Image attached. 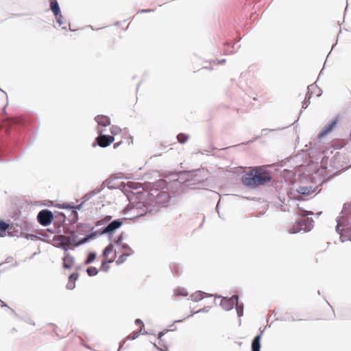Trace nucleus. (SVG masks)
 I'll return each instance as SVG.
<instances>
[{
  "label": "nucleus",
  "mask_w": 351,
  "mask_h": 351,
  "mask_svg": "<svg viewBox=\"0 0 351 351\" xmlns=\"http://www.w3.org/2000/svg\"><path fill=\"white\" fill-rule=\"evenodd\" d=\"M53 240L60 241L62 243V245L59 246V247L62 248L64 252H67L69 250V247L66 245V242L62 237H59V238L54 239Z\"/></svg>",
  "instance_id": "72a5a7b5"
},
{
  "label": "nucleus",
  "mask_w": 351,
  "mask_h": 351,
  "mask_svg": "<svg viewBox=\"0 0 351 351\" xmlns=\"http://www.w3.org/2000/svg\"><path fill=\"white\" fill-rule=\"evenodd\" d=\"M351 216L348 217L346 223H343V228H342L343 233L341 234V241L345 242L346 241H351Z\"/></svg>",
  "instance_id": "f8f14e48"
},
{
  "label": "nucleus",
  "mask_w": 351,
  "mask_h": 351,
  "mask_svg": "<svg viewBox=\"0 0 351 351\" xmlns=\"http://www.w3.org/2000/svg\"><path fill=\"white\" fill-rule=\"evenodd\" d=\"M86 236L88 240L90 241V239H93L95 238V237L97 236V232L93 231L91 233L86 234Z\"/></svg>",
  "instance_id": "603ef678"
},
{
  "label": "nucleus",
  "mask_w": 351,
  "mask_h": 351,
  "mask_svg": "<svg viewBox=\"0 0 351 351\" xmlns=\"http://www.w3.org/2000/svg\"><path fill=\"white\" fill-rule=\"evenodd\" d=\"M189 136L184 133H180L177 135V139L180 144H184L187 141Z\"/></svg>",
  "instance_id": "473e14b6"
},
{
  "label": "nucleus",
  "mask_w": 351,
  "mask_h": 351,
  "mask_svg": "<svg viewBox=\"0 0 351 351\" xmlns=\"http://www.w3.org/2000/svg\"><path fill=\"white\" fill-rule=\"evenodd\" d=\"M120 131H121V129L118 126L112 125L110 128V132L113 134H117Z\"/></svg>",
  "instance_id": "37998d69"
},
{
  "label": "nucleus",
  "mask_w": 351,
  "mask_h": 351,
  "mask_svg": "<svg viewBox=\"0 0 351 351\" xmlns=\"http://www.w3.org/2000/svg\"><path fill=\"white\" fill-rule=\"evenodd\" d=\"M38 222L44 226H47L53 221V213L49 209L41 210L37 215Z\"/></svg>",
  "instance_id": "1a4fd4ad"
},
{
  "label": "nucleus",
  "mask_w": 351,
  "mask_h": 351,
  "mask_svg": "<svg viewBox=\"0 0 351 351\" xmlns=\"http://www.w3.org/2000/svg\"><path fill=\"white\" fill-rule=\"evenodd\" d=\"M77 237L76 232L73 230L70 231V234L68 236L60 235V237L64 239L67 244L73 247H74L75 243H77L75 240Z\"/></svg>",
  "instance_id": "2eb2a0df"
},
{
  "label": "nucleus",
  "mask_w": 351,
  "mask_h": 351,
  "mask_svg": "<svg viewBox=\"0 0 351 351\" xmlns=\"http://www.w3.org/2000/svg\"><path fill=\"white\" fill-rule=\"evenodd\" d=\"M339 122V116H335L328 123H327L318 134V138H324L332 132Z\"/></svg>",
  "instance_id": "9d476101"
},
{
  "label": "nucleus",
  "mask_w": 351,
  "mask_h": 351,
  "mask_svg": "<svg viewBox=\"0 0 351 351\" xmlns=\"http://www.w3.org/2000/svg\"><path fill=\"white\" fill-rule=\"evenodd\" d=\"M262 332L254 337V338L252 341L251 349L252 351H261V339Z\"/></svg>",
  "instance_id": "6ab92c4d"
},
{
  "label": "nucleus",
  "mask_w": 351,
  "mask_h": 351,
  "mask_svg": "<svg viewBox=\"0 0 351 351\" xmlns=\"http://www.w3.org/2000/svg\"><path fill=\"white\" fill-rule=\"evenodd\" d=\"M174 295L176 296H187L188 292L183 287H177L174 289Z\"/></svg>",
  "instance_id": "c756f323"
},
{
  "label": "nucleus",
  "mask_w": 351,
  "mask_h": 351,
  "mask_svg": "<svg viewBox=\"0 0 351 351\" xmlns=\"http://www.w3.org/2000/svg\"><path fill=\"white\" fill-rule=\"evenodd\" d=\"M95 120L100 126L106 127L110 125V119L106 115H97Z\"/></svg>",
  "instance_id": "f3484780"
},
{
  "label": "nucleus",
  "mask_w": 351,
  "mask_h": 351,
  "mask_svg": "<svg viewBox=\"0 0 351 351\" xmlns=\"http://www.w3.org/2000/svg\"><path fill=\"white\" fill-rule=\"evenodd\" d=\"M25 322H26L27 323H28L29 324H31V325H32V326H34V325H35V323H34L33 321H32L30 319H29L28 320H26Z\"/></svg>",
  "instance_id": "052dcab7"
},
{
  "label": "nucleus",
  "mask_w": 351,
  "mask_h": 351,
  "mask_svg": "<svg viewBox=\"0 0 351 351\" xmlns=\"http://www.w3.org/2000/svg\"><path fill=\"white\" fill-rule=\"evenodd\" d=\"M86 236L88 240L90 241V239H93L95 238V237L97 236V232L93 231L91 233L86 234Z\"/></svg>",
  "instance_id": "3c124183"
},
{
  "label": "nucleus",
  "mask_w": 351,
  "mask_h": 351,
  "mask_svg": "<svg viewBox=\"0 0 351 351\" xmlns=\"http://www.w3.org/2000/svg\"><path fill=\"white\" fill-rule=\"evenodd\" d=\"M199 173V169L192 171L179 172L177 175L178 178L171 182V186H175L178 191L181 192H183L186 188H198V186L195 185L197 184L200 180L196 178V177H197Z\"/></svg>",
  "instance_id": "f257e3e1"
},
{
  "label": "nucleus",
  "mask_w": 351,
  "mask_h": 351,
  "mask_svg": "<svg viewBox=\"0 0 351 351\" xmlns=\"http://www.w3.org/2000/svg\"><path fill=\"white\" fill-rule=\"evenodd\" d=\"M97 145L101 147H106L109 146L114 141L112 136L102 134L101 131L99 132V136L96 138Z\"/></svg>",
  "instance_id": "ddd939ff"
},
{
  "label": "nucleus",
  "mask_w": 351,
  "mask_h": 351,
  "mask_svg": "<svg viewBox=\"0 0 351 351\" xmlns=\"http://www.w3.org/2000/svg\"><path fill=\"white\" fill-rule=\"evenodd\" d=\"M149 184L152 185L154 188L152 189L151 195L153 197L156 204L161 205L162 206H167L171 200V196L167 192L160 191L156 188L157 186L163 188L166 185L165 182L162 180H160L156 184L150 182Z\"/></svg>",
  "instance_id": "20e7f679"
},
{
  "label": "nucleus",
  "mask_w": 351,
  "mask_h": 351,
  "mask_svg": "<svg viewBox=\"0 0 351 351\" xmlns=\"http://www.w3.org/2000/svg\"><path fill=\"white\" fill-rule=\"evenodd\" d=\"M310 103V99H308V97L306 96V99L302 104V108L306 109L309 106Z\"/></svg>",
  "instance_id": "c03bdc74"
},
{
  "label": "nucleus",
  "mask_w": 351,
  "mask_h": 351,
  "mask_svg": "<svg viewBox=\"0 0 351 351\" xmlns=\"http://www.w3.org/2000/svg\"><path fill=\"white\" fill-rule=\"evenodd\" d=\"M102 231H103V228L99 229V230H96V231H94V232H97V235H102V234H105L106 233H104Z\"/></svg>",
  "instance_id": "13d9d810"
},
{
  "label": "nucleus",
  "mask_w": 351,
  "mask_h": 351,
  "mask_svg": "<svg viewBox=\"0 0 351 351\" xmlns=\"http://www.w3.org/2000/svg\"><path fill=\"white\" fill-rule=\"evenodd\" d=\"M123 223L121 219H114L104 228L102 232L108 234H112L123 225Z\"/></svg>",
  "instance_id": "9b49d317"
},
{
  "label": "nucleus",
  "mask_w": 351,
  "mask_h": 351,
  "mask_svg": "<svg viewBox=\"0 0 351 351\" xmlns=\"http://www.w3.org/2000/svg\"><path fill=\"white\" fill-rule=\"evenodd\" d=\"M169 331L168 330H167L166 331L163 330V331H161L158 333V339L160 340H162V336L165 334L166 332Z\"/></svg>",
  "instance_id": "4d7b16f0"
},
{
  "label": "nucleus",
  "mask_w": 351,
  "mask_h": 351,
  "mask_svg": "<svg viewBox=\"0 0 351 351\" xmlns=\"http://www.w3.org/2000/svg\"><path fill=\"white\" fill-rule=\"evenodd\" d=\"M210 306H204V308L198 310L197 311L193 312L191 313V315L193 314L199 313H208L210 311Z\"/></svg>",
  "instance_id": "79ce46f5"
},
{
  "label": "nucleus",
  "mask_w": 351,
  "mask_h": 351,
  "mask_svg": "<svg viewBox=\"0 0 351 351\" xmlns=\"http://www.w3.org/2000/svg\"><path fill=\"white\" fill-rule=\"evenodd\" d=\"M347 204H348V208H350V213H351V202L350 203Z\"/></svg>",
  "instance_id": "774afa93"
},
{
  "label": "nucleus",
  "mask_w": 351,
  "mask_h": 351,
  "mask_svg": "<svg viewBox=\"0 0 351 351\" xmlns=\"http://www.w3.org/2000/svg\"><path fill=\"white\" fill-rule=\"evenodd\" d=\"M215 297L221 298L220 306L225 311H230L235 306L237 313L239 317L243 315V304L239 302V295H233L231 297H221V295H214Z\"/></svg>",
  "instance_id": "39448f33"
},
{
  "label": "nucleus",
  "mask_w": 351,
  "mask_h": 351,
  "mask_svg": "<svg viewBox=\"0 0 351 351\" xmlns=\"http://www.w3.org/2000/svg\"><path fill=\"white\" fill-rule=\"evenodd\" d=\"M113 261H114V258L104 259L101 263L100 269L101 271L107 272L110 269L108 264L112 263Z\"/></svg>",
  "instance_id": "bb28decb"
},
{
  "label": "nucleus",
  "mask_w": 351,
  "mask_h": 351,
  "mask_svg": "<svg viewBox=\"0 0 351 351\" xmlns=\"http://www.w3.org/2000/svg\"><path fill=\"white\" fill-rule=\"evenodd\" d=\"M10 226H11L10 223H8L3 219H0V237H3L6 235Z\"/></svg>",
  "instance_id": "b1692460"
},
{
  "label": "nucleus",
  "mask_w": 351,
  "mask_h": 351,
  "mask_svg": "<svg viewBox=\"0 0 351 351\" xmlns=\"http://www.w3.org/2000/svg\"><path fill=\"white\" fill-rule=\"evenodd\" d=\"M123 239H124V237H123V232H122V233H121V234L118 236L117 239H116V241H115V243H116L117 245H119V246L121 244L123 243Z\"/></svg>",
  "instance_id": "a19ab883"
},
{
  "label": "nucleus",
  "mask_w": 351,
  "mask_h": 351,
  "mask_svg": "<svg viewBox=\"0 0 351 351\" xmlns=\"http://www.w3.org/2000/svg\"><path fill=\"white\" fill-rule=\"evenodd\" d=\"M78 277L79 273L74 272L69 276V280L75 283V281L78 279Z\"/></svg>",
  "instance_id": "58836bf2"
},
{
  "label": "nucleus",
  "mask_w": 351,
  "mask_h": 351,
  "mask_svg": "<svg viewBox=\"0 0 351 351\" xmlns=\"http://www.w3.org/2000/svg\"><path fill=\"white\" fill-rule=\"evenodd\" d=\"M75 287V284L73 282L69 280V282L66 285V288L69 290H73Z\"/></svg>",
  "instance_id": "8fccbe9b"
},
{
  "label": "nucleus",
  "mask_w": 351,
  "mask_h": 351,
  "mask_svg": "<svg viewBox=\"0 0 351 351\" xmlns=\"http://www.w3.org/2000/svg\"><path fill=\"white\" fill-rule=\"evenodd\" d=\"M9 215L13 219L10 223V228L8 230V235L9 237H22V221L20 217L22 213V206L16 205V204H12L9 208Z\"/></svg>",
  "instance_id": "7ed1b4c3"
},
{
  "label": "nucleus",
  "mask_w": 351,
  "mask_h": 351,
  "mask_svg": "<svg viewBox=\"0 0 351 351\" xmlns=\"http://www.w3.org/2000/svg\"><path fill=\"white\" fill-rule=\"evenodd\" d=\"M135 324L136 325H140L141 326V328H142L144 326V324L141 319H136L135 320Z\"/></svg>",
  "instance_id": "864d4df0"
},
{
  "label": "nucleus",
  "mask_w": 351,
  "mask_h": 351,
  "mask_svg": "<svg viewBox=\"0 0 351 351\" xmlns=\"http://www.w3.org/2000/svg\"><path fill=\"white\" fill-rule=\"evenodd\" d=\"M184 319H183L175 320V321H174V323H179V322H182Z\"/></svg>",
  "instance_id": "338daca9"
},
{
  "label": "nucleus",
  "mask_w": 351,
  "mask_h": 351,
  "mask_svg": "<svg viewBox=\"0 0 351 351\" xmlns=\"http://www.w3.org/2000/svg\"><path fill=\"white\" fill-rule=\"evenodd\" d=\"M130 209L136 211V215L134 217L143 216L148 212L151 213L153 210L150 204L141 201L137 202L135 204L130 202L125 209L126 212Z\"/></svg>",
  "instance_id": "0eeeda50"
},
{
  "label": "nucleus",
  "mask_w": 351,
  "mask_h": 351,
  "mask_svg": "<svg viewBox=\"0 0 351 351\" xmlns=\"http://www.w3.org/2000/svg\"><path fill=\"white\" fill-rule=\"evenodd\" d=\"M71 223H75L77 222V221L78 220V213H77V211H76L75 210H71Z\"/></svg>",
  "instance_id": "c9c22d12"
},
{
  "label": "nucleus",
  "mask_w": 351,
  "mask_h": 351,
  "mask_svg": "<svg viewBox=\"0 0 351 351\" xmlns=\"http://www.w3.org/2000/svg\"><path fill=\"white\" fill-rule=\"evenodd\" d=\"M350 208H348L347 204H343V209L341 210V216L338 217L336 219L337 226H336V232L341 237V234L343 233L342 228H343V223H346L348 217L351 216V213H350Z\"/></svg>",
  "instance_id": "6e6552de"
},
{
  "label": "nucleus",
  "mask_w": 351,
  "mask_h": 351,
  "mask_svg": "<svg viewBox=\"0 0 351 351\" xmlns=\"http://www.w3.org/2000/svg\"><path fill=\"white\" fill-rule=\"evenodd\" d=\"M305 213L296 221V225L293 226L290 230V233L296 234L301 230L305 232L310 231L313 227V220L307 217L308 215H313V212L304 211Z\"/></svg>",
  "instance_id": "423d86ee"
},
{
  "label": "nucleus",
  "mask_w": 351,
  "mask_h": 351,
  "mask_svg": "<svg viewBox=\"0 0 351 351\" xmlns=\"http://www.w3.org/2000/svg\"><path fill=\"white\" fill-rule=\"evenodd\" d=\"M63 265H62V267L64 268V269H71L73 263H74V261H75V258L73 256H71V254H69V253L66 254L65 256H64L63 258Z\"/></svg>",
  "instance_id": "aec40b11"
},
{
  "label": "nucleus",
  "mask_w": 351,
  "mask_h": 351,
  "mask_svg": "<svg viewBox=\"0 0 351 351\" xmlns=\"http://www.w3.org/2000/svg\"><path fill=\"white\" fill-rule=\"evenodd\" d=\"M282 321H291L294 322L295 319L292 316H288L287 317H285L283 319H280Z\"/></svg>",
  "instance_id": "5fc2aeb1"
},
{
  "label": "nucleus",
  "mask_w": 351,
  "mask_h": 351,
  "mask_svg": "<svg viewBox=\"0 0 351 351\" xmlns=\"http://www.w3.org/2000/svg\"><path fill=\"white\" fill-rule=\"evenodd\" d=\"M119 246L121 247L123 250L130 251V252H132V251H133L127 243H122Z\"/></svg>",
  "instance_id": "09e8293b"
},
{
  "label": "nucleus",
  "mask_w": 351,
  "mask_h": 351,
  "mask_svg": "<svg viewBox=\"0 0 351 351\" xmlns=\"http://www.w3.org/2000/svg\"><path fill=\"white\" fill-rule=\"evenodd\" d=\"M133 253H134V252L132 251V252L123 253V254L120 255L119 256L118 259L116 261V264L121 265V264L123 263L125 261L126 258L128 256L132 255Z\"/></svg>",
  "instance_id": "7c9ffc66"
},
{
  "label": "nucleus",
  "mask_w": 351,
  "mask_h": 351,
  "mask_svg": "<svg viewBox=\"0 0 351 351\" xmlns=\"http://www.w3.org/2000/svg\"><path fill=\"white\" fill-rule=\"evenodd\" d=\"M61 208H66V209H70V210H73V204H68V203H64L63 204L62 206H61Z\"/></svg>",
  "instance_id": "a18cd8bd"
},
{
  "label": "nucleus",
  "mask_w": 351,
  "mask_h": 351,
  "mask_svg": "<svg viewBox=\"0 0 351 351\" xmlns=\"http://www.w3.org/2000/svg\"><path fill=\"white\" fill-rule=\"evenodd\" d=\"M307 89L308 92L306 97H308V99H311L313 94H315L317 97H319L322 93V90L317 86L315 83L308 85Z\"/></svg>",
  "instance_id": "4468645a"
},
{
  "label": "nucleus",
  "mask_w": 351,
  "mask_h": 351,
  "mask_svg": "<svg viewBox=\"0 0 351 351\" xmlns=\"http://www.w3.org/2000/svg\"><path fill=\"white\" fill-rule=\"evenodd\" d=\"M226 59H221L220 60H217V62L218 64H223L224 62H226Z\"/></svg>",
  "instance_id": "e2e57ef3"
},
{
  "label": "nucleus",
  "mask_w": 351,
  "mask_h": 351,
  "mask_svg": "<svg viewBox=\"0 0 351 351\" xmlns=\"http://www.w3.org/2000/svg\"><path fill=\"white\" fill-rule=\"evenodd\" d=\"M94 227L91 226L88 223H80L77 225V230L76 234L78 233L79 234H82L84 232H87L88 230H93Z\"/></svg>",
  "instance_id": "4be33fe9"
},
{
  "label": "nucleus",
  "mask_w": 351,
  "mask_h": 351,
  "mask_svg": "<svg viewBox=\"0 0 351 351\" xmlns=\"http://www.w3.org/2000/svg\"><path fill=\"white\" fill-rule=\"evenodd\" d=\"M239 47H240L239 45L236 47L235 43L230 45V43H225L224 53L226 55L233 54L234 52H236L239 49Z\"/></svg>",
  "instance_id": "5701e85b"
},
{
  "label": "nucleus",
  "mask_w": 351,
  "mask_h": 351,
  "mask_svg": "<svg viewBox=\"0 0 351 351\" xmlns=\"http://www.w3.org/2000/svg\"><path fill=\"white\" fill-rule=\"evenodd\" d=\"M258 138H259V136H256V138H254V140L247 141L246 143V144H249V143L253 142L254 140L258 139Z\"/></svg>",
  "instance_id": "69168bd1"
},
{
  "label": "nucleus",
  "mask_w": 351,
  "mask_h": 351,
  "mask_svg": "<svg viewBox=\"0 0 351 351\" xmlns=\"http://www.w3.org/2000/svg\"><path fill=\"white\" fill-rule=\"evenodd\" d=\"M154 10H152V9H143V10H141L138 11V12H141V13H148V12H153Z\"/></svg>",
  "instance_id": "6e6d98bb"
},
{
  "label": "nucleus",
  "mask_w": 351,
  "mask_h": 351,
  "mask_svg": "<svg viewBox=\"0 0 351 351\" xmlns=\"http://www.w3.org/2000/svg\"><path fill=\"white\" fill-rule=\"evenodd\" d=\"M55 17H56V22L59 24L60 26L62 25L63 24L65 23L63 21V17H62L61 13H60L58 15H55Z\"/></svg>",
  "instance_id": "ea45409f"
},
{
  "label": "nucleus",
  "mask_w": 351,
  "mask_h": 351,
  "mask_svg": "<svg viewBox=\"0 0 351 351\" xmlns=\"http://www.w3.org/2000/svg\"><path fill=\"white\" fill-rule=\"evenodd\" d=\"M121 142H119V143H116L113 145V147H114V149H116L120 145H121Z\"/></svg>",
  "instance_id": "680f3d73"
},
{
  "label": "nucleus",
  "mask_w": 351,
  "mask_h": 351,
  "mask_svg": "<svg viewBox=\"0 0 351 351\" xmlns=\"http://www.w3.org/2000/svg\"><path fill=\"white\" fill-rule=\"evenodd\" d=\"M12 260H13V258H12V257H11V256L8 257V258H6V261H5V263H12Z\"/></svg>",
  "instance_id": "bf43d9fd"
},
{
  "label": "nucleus",
  "mask_w": 351,
  "mask_h": 351,
  "mask_svg": "<svg viewBox=\"0 0 351 351\" xmlns=\"http://www.w3.org/2000/svg\"><path fill=\"white\" fill-rule=\"evenodd\" d=\"M0 305L2 308H7L15 317L20 318V316L14 311V310L10 308L4 301L1 300V299Z\"/></svg>",
  "instance_id": "2f4dec72"
},
{
  "label": "nucleus",
  "mask_w": 351,
  "mask_h": 351,
  "mask_svg": "<svg viewBox=\"0 0 351 351\" xmlns=\"http://www.w3.org/2000/svg\"><path fill=\"white\" fill-rule=\"evenodd\" d=\"M88 241H89V240H88L87 236L86 235L84 238H82L80 241H78L77 243H75L74 247H78V246L83 245Z\"/></svg>",
  "instance_id": "e433bc0d"
},
{
  "label": "nucleus",
  "mask_w": 351,
  "mask_h": 351,
  "mask_svg": "<svg viewBox=\"0 0 351 351\" xmlns=\"http://www.w3.org/2000/svg\"><path fill=\"white\" fill-rule=\"evenodd\" d=\"M114 245L112 243L108 244L103 250L102 256L107 259L108 255L113 251Z\"/></svg>",
  "instance_id": "c85d7f7f"
},
{
  "label": "nucleus",
  "mask_w": 351,
  "mask_h": 351,
  "mask_svg": "<svg viewBox=\"0 0 351 351\" xmlns=\"http://www.w3.org/2000/svg\"><path fill=\"white\" fill-rule=\"evenodd\" d=\"M86 272L89 276H95L98 274V269L95 267H88Z\"/></svg>",
  "instance_id": "f704fd0d"
},
{
  "label": "nucleus",
  "mask_w": 351,
  "mask_h": 351,
  "mask_svg": "<svg viewBox=\"0 0 351 351\" xmlns=\"http://www.w3.org/2000/svg\"><path fill=\"white\" fill-rule=\"evenodd\" d=\"M141 331H142V328H140L138 330L133 332L131 335L128 336L127 338L123 339L119 343V348L117 351H120L123 348V344L125 343V341L128 339H130V340H134V339H136L139 336V335L141 334Z\"/></svg>",
  "instance_id": "412c9836"
},
{
  "label": "nucleus",
  "mask_w": 351,
  "mask_h": 351,
  "mask_svg": "<svg viewBox=\"0 0 351 351\" xmlns=\"http://www.w3.org/2000/svg\"><path fill=\"white\" fill-rule=\"evenodd\" d=\"M50 1V9L52 11L53 15H58L60 12V8L57 0H49Z\"/></svg>",
  "instance_id": "393cba45"
},
{
  "label": "nucleus",
  "mask_w": 351,
  "mask_h": 351,
  "mask_svg": "<svg viewBox=\"0 0 351 351\" xmlns=\"http://www.w3.org/2000/svg\"><path fill=\"white\" fill-rule=\"evenodd\" d=\"M84 203L85 202H84V200H83L82 202L78 205L73 204V210H75L76 211L81 210L83 208Z\"/></svg>",
  "instance_id": "de8ad7c7"
},
{
  "label": "nucleus",
  "mask_w": 351,
  "mask_h": 351,
  "mask_svg": "<svg viewBox=\"0 0 351 351\" xmlns=\"http://www.w3.org/2000/svg\"><path fill=\"white\" fill-rule=\"evenodd\" d=\"M204 297H206V298L214 296V295H213V294H208L204 291H197L195 293L191 295L190 298H191V300H193V302H198V301L202 300L204 298Z\"/></svg>",
  "instance_id": "a211bd4d"
},
{
  "label": "nucleus",
  "mask_w": 351,
  "mask_h": 351,
  "mask_svg": "<svg viewBox=\"0 0 351 351\" xmlns=\"http://www.w3.org/2000/svg\"><path fill=\"white\" fill-rule=\"evenodd\" d=\"M141 185H142V184L139 183V182H128V186L130 188H132L134 189H138V188H140L141 186Z\"/></svg>",
  "instance_id": "4c0bfd02"
},
{
  "label": "nucleus",
  "mask_w": 351,
  "mask_h": 351,
  "mask_svg": "<svg viewBox=\"0 0 351 351\" xmlns=\"http://www.w3.org/2000/svg\"><path fill=\"white\" fill-rule=\"evenodd\" d=\"M271 180V176L269 171L261 167L244 174L241 178L242 184L246 186L264 185Z\"/></svg>",
  "instance_id": "f03ea898"
},
{
  "label": "nucleus",
  "mask_w": 351,
  "mask_h": 351,
  "mask_svg": "<svg viewBox=\"0 0 351 351\" xmlns=\"http://www.w3.org/2000/svg\"><path fill=\"white\" fill-rule=\"evenodd\" d=\"M276 130L275 129H267V128H265V129H263L261 130V135L262 136H265L268 134V132H273V131H275Z\"/></svg>",
  "instance_id": "49530a36"
},
{
  "label": "nucleus",
  "mask_w": 351,
  "mask_h": 351,
  "mask_svg": "<svg viewBox=\"0 0 351 351\" xmlns=\"http://www.w3.org/2000/svg\"><path fill=\"white\" fill-rule=\"evenodd\" d=\"M97 254L95 252H90L87 254V257L84 261L85 265H89L92 263L96 258Z\"/></svg>",
  "instance_id": "cd10ccee"
},
{
  "label": "nucleus",
  "mask_w": 351,
  "mask_h": 351,
  "mask_svg": "<svg viewBox=\"0 0 351 351\" xmlns=\"http://www.w3.org/2000/svg\"><path fill=\"white\" fill-rule=\"evenodd\" d=\"M102 189H95L92 190L91 191L87 193L84 195L82 197V199H84V202H86L90 199L93 196L96 195L97 194L99 193Z\"/></svg>",
  "instance_id": "a878e982"
},
{
  "label": "nucleus",
  "mask_w": 351,
  "mask_h": 351,
  "mask_svg": "<svg viewBox=\"0 0 351 351\" xmlns=\"http://www.w3.org/2000/svg\"><path fill=\"white\" fill-rule=\"evenodd\" d=\"M317 189V187L315 188L312 186H300L296 189V191L300 195H308L311 193H314Z\"/></svg>",
  "instance_id": "dca6fc26"
},
{
  "label": "nucleus",
  "mask_w": 351,
  "mask_h": 351,
  "mask_svg": "<svg viewBox=\"0 0 351 351\" xmlns=\"http://www.w3.org/2000/svg\"><path fill=\"white\" fill-rule=\"evenodd\" d=\"M102 221L101 220H99L98 221L97 223H96V226H101L102 224Z\"/></svg>",
  "instance_id": "0e129e2a"
}]
</instances>
